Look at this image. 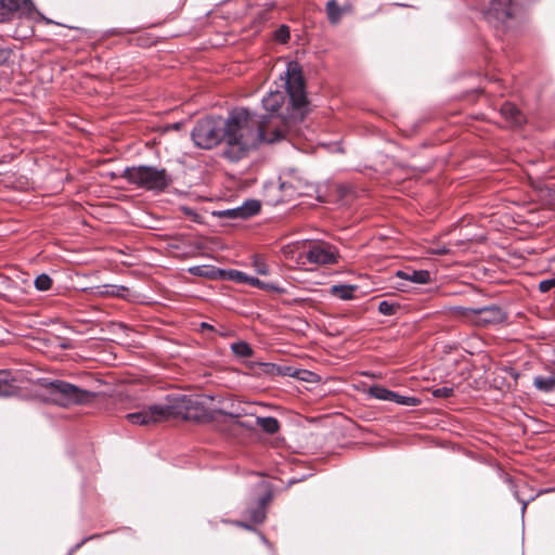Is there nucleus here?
I'll use <instances>...</instances> for the list:
<instances>
[{"label":"nucleus","instance_id":"1","mask_svg":"<svg viewBox=\"0 0 555 555\" xmlns=\"http://www.w3.org/2000/svg\"><path fill=\"white\" fill-rule=\"evenodd\" d=\"M288 129L289 122L278 115L260 117L246 108H235L225 119L222 156L238 162L260 143H274L286 138Z\"/></svg>","mask_w":555,"mask_h":555},{"label":"nucleus","instance_id":"2","mask_svg":"<svg viewBox=\"0 0 555 555\" xmlns=\"http://www.w3.org/2000/svg\"><path fill=\"white\" fill-rule=\"evenodd\" d=\"M203 413V406L197 397L170 396L166 404H154L141 411L126 415L128 422L134 425L150 426L170 418L197 420Z\"/></svg>","mask_w":555,"mask_h":555},{"label":"nucleus","instance_id":"3","mask_svg":"<svg viewBox=\"0 0 555 555\" xmlns=\"http://www.w3.org/2000/svg\"><path fill=\"white\" fill-rule=\"evenodd\" d=\"M449 315L453 319L460 320L466 324L486 327L502 323L506 315L504 311L498 306H487L482 308H466V307H451Z\"/></svg>","mask_w":555,"mask_h":555},{"label":"nucleus","instance_id":"4","mask_svg":"<svg viewBox=\"0 0 555 555\" xmlns=\"http://www.w3.org/2000/svg\"><path fill=\"white\" fill-rule=\"evenodd\" d=\"M122 177L131 184L147 191H164L170 183L166 169L153 166L126 168Z\"/></svg>","mask_w":555,"mask_h":555},{"label":"nucleus","instance_id":"5","mask_svg":"<svg viewBox=\"0 0 555 555\" xmlns=\"http://www.w3.org/2000/svg\"><path fill=\"white\" fill-rule=\"evenodd\" d=\"M47 400L63 408L89 402L94 395L64 380L50 382L44 386Z\"/></svg>","mask_w":555,"mask_h":555},{"label":"nucleus","instance_id":"6","mask_svg":"<svg viewBox=\"0 0 555 555\" xmlns=\"http://www.w3.org/2000/svg\"><path fill=\"white\" fill-rule=\"evenodd\" d=\"M225 120L207 117L196 122L192 130L194 143L202 149H211L220 142L224 143Z\"/></svg>","mask_w":555,"mask_h":555},{"label":"nucleus","instance_id":"7","mask_svg":"<svg viewBox=\"0 0 555 555\" xmlns=\"http://www.w3.org/2000/svg\"><path fill=\"white\" fill-rule=\"evenodd\" d=\"M286 75V88L291 98V103L294 109L298 111V116H296V118L301 120L304 118L301 109L308 104V101L299 65L297 63H289Z\"/></svg>","mask_w":555,"mask_h":555},{"label":"nucleus","instance_id":"8","mask_svg":"<svg viewBox=\"0 0 555 555\" xmlns=\"http://www.w3.org/2000/svg\"><path fill=\"white\" fill-rule=\"evenodd\" d=\"M306 258L309 263L328 266L337 263L339 253L334 245L324 241H315L309 244Z\"/></svg>","mask_w":555,"mask_h":555},{"label":"nucleus","instance_id":"9","mask_svg":"<svg viewBox=\"0 0 555 555\" xmlns=\"http://www.w3.org/2000/svg\"><path fill=\"white\" fill-rule=\"evenodd\" d=\"M514 12L513 0H492L486 12V18L495 28L504 30L513 18Z\"/></svg>","mask_w":555,"mask_h":555},{"label":"nucleus","instance_id":"10","mask_svg":"<svg viewBox=\"0 0 555 555\" xmlns=\"http://www.w3.org/2000/svg\"><path fill=\"white\" fill-rule=\"evenodd\" d=\"M222 413L230 417V425L233 429H242L241 431H253L256 428V422L253 413H248L244 409L222 411Z\"/></svg>","mask_w":555,"mask_h":555},{"label":"nucleus","instance_id":"11","mask_svg":"<svg viewBox=\"0 0 555 555\" xmlns=\"http://www.w3.org/2000/svg\"><path fill=\"white\" fill-rule=\"evenodd\" d=\"M260 203L258 201L251 199L245 202L242 206L233 209H227L223 211H220L218 215L220 217H228V218H241L246 219L254 215H256L260 210Z\"/></svg>","mask_w":555,"mask_h":555},{"label":"nucleus","instance_id":"12","mask_svg":"<svg viewBox=\"0 0 555 555\" xmlns=\"http://www.w3.org/2000/svg\"><path fill=\"white\" fill-rule=\"evenodd\" d=\"M0 5L7 11L0 14V22L7 21L11 13L29 14L34 9L30 0H1Z\"/></svg>","mask_w":555,"mask_h":555},{"label":"nucleus","instance_id":"13","mask_svg":"<svg viewBox=\"0 0 555 555\" xmlns=\"http://www.w3.org/2000/svg\"><path fill=\"white\" fill-rule=\"evenodd\" d=\"M228 276L230 280H232L234 282L245 283V284L258 287L260 289H276L271 284L264 283L257 278L249 276L246 273L237 271V270H230L228 272Z\"/></svg>","mask_w":555,"mask_h":555},{"label":"nucleus","instance_id":"14","mask_svg":"<svg viewBox=\"0 0 555 555\" xmlns=\"http://www.w3.org/2000/svg\"><path fill=\"white\" fill-rule=\"evenodd\" d=\"M501 114L513 127L520 126L526 120L524 114L513 103H504L501 107Z\"/></svg>","mask_w":555,"mask_h":555},{"label":"nucleus","instance_id":"15","mask_svg":"<svg viewBox=\"0 0 555 555\" xmlns=\"http://www.w3.org/2000/svg\"><path fill=\"white\" fill-rule=\"evenodd\" d=\"M270 501V496L259 499L254 507L247 509V517L253 524H260L266 518V506Z\"/></svg>","mask_w":555,"mask_h":555},{"label":"nucleus","instance_id":"16","mask_svg":"<svg viewBox=\"0 0 555 555\" xmlns=\"http://www.w3.org/2000/svg\"><path fill=\"white\" fill-rule=\"evenodd\" d=\"M397 276L417 284H426L430 281V273L427 270L398 271Z\"/></svg>","mask_w":555,"mask_h":555},{"label":"nucleus","instance_id":"17","mask_svg":"<svg viewBox=\"0 0 555 555\" xmlns=\"http://www.w3.org/2000/svg\"><path fill=\"white\" fill-rule=\"evenodd\" d=\"M283 103H284V94L281 91L270 92L262 100L263 107L271 113L279 109Z\"/></svg>","mask_w":555,"mask_h":555},{"label":"nucleus","instance_id":"18","mask_svg":"<svg viewBox=\"0 0 555 555\" xmlns=\"http://www.w3.org/2000/svg\"><path fill=\"white\" fill-rule=\"evenodd\" d=\"M256 427H260L264 433L273 435L280 430V423L275 417H255Z\"/></svg>","mask_w":555,"mask_h":555},{"label":"nucleus","instance_id":"19","mask_svg":"<svg viewBox=\"0 0 555 555\" xmlns=\"http://www.w3.org/2000/svg\"><path fill=\"white\" fill-rule=\"evenodd\" d=\"M533 385L537 389L544 392H550L555 389V375L550 374L546 376H535L533 378Z\"/></svg>","mask_w":555,"mask_h":555},{"label":"nucleus","instance_id":"20","mask_svg":"<svg viewBox=\"0 0 555 555\" xmlns=\"http://www.w3.org/2000/svg\"><path fill=\"white\" fill-rule=\"evenodd\" d=\"M367 393L375 399L384 400V401H391L392 398H396V392L379 386V385H373L367 389Z\"/></svg>","mask_w":555,"mask_h":555},{"label":"nucleus","instance_id":"21","mask_svg":"<svg viewBox=\"0 0 555 555\" xmlns=\"http://www.w3.org/2000/svg\"><path fill=\"white\" fill-rule=\"evenodd\" d=\"M356 286L353 285H334L331 288V294L343 299L349 300L353 297Z\"/></svg>","mask_w":555,"mask_h":555},{"label":"nucleus","instance_id":"22","mask_svg":"<svg viewBox=\"0 0 555 555\" xmlns=\"http://www.w3.org/2000/svg\"><path fill=\"white\" fill-rule=\"evenodd\" d=\"M326 13L331 23L336 24L343 15V10L335 0H330L326 3Z\"/></svg>","mask_w":555,"mask_h":555},{"label":"nucleus","instance_id":"23","mask_svg":"<svg viewBox=\"0 0 555 555\" xmlns=\"http://www.w3.org/2000/svg\"><path fill=\"white\" fill-rule=\"evenodd\" d=\"M232 351L237 356L242 358L250 357L253 353L251 348L249 345L245 341H237L231 345Z\"/></svg>","mask_w":555,"mask_h":555},{"label":"nucleus","instance_id":"24","mask_svg":"<svg viewBox=\"0 0 555 555\" xmlns=\"http://www.w3.org/2000/svg\"><path fill=\"white\" fill-rule=\"evenodd\" d=\"M9 373L0 371V396H11L13 393V387L9 384Z\"/></svg>","mask_w":555,"mask_h":555},{"label":"nucleus","instance_id":"25","mask_svg":"<svg viewBox=\"0 0 555 555\" xmlns=\"http://www.w3.org/2000/svg\"><path fill=\"white\" fill-rule=\"evenodd\" d=\"M35 286L38 291H48L52 286V279L48 274H40L35 280Z\"/></svg>","mask_w":555,"mask_h":555},{"label":"nucleus","instance_id":"26","mask_svg":"<svg viewBox=\"0 0 555 555\" xmlns=\"http://www.w3.org/2000/svg\"><path fill=\"white\" fill-rule=\"evenodd\" d=\"M399 309V305L387 300L380 301L378 311L384 315H392Z\"/></svg>","mask_w":555,"mask_h":555},{"label":"nucleus","instance_id":"27","mask_svg":"<svg viewBox=\"0 0 555 555\" xmlns=\"http://www.w3.org/2000/svg\"><path fill=\"white\" fill-rule=\"evenodd\" d=\"M391 402H396L401 405L415 406L420 403V399L415 397L401 396L396 392V398H392Z\"/></svg>","mask_w":555,"mask_h":555},{"label":"nucleus","instance_id":"28","mask_svg":"<svg viewBox=\"0 0 555 555\" xmlns=\"http://www.w3.org/2000/svg\"><path fill=\"white\" fill-rule=\"evenodd\" d=\"M253 267L255 268L256 272L261 275L269 274V268L267 263L264 262L263 258L260 256H254L253 257Z\"/></svg>","mask_w":555,"mask_h":555},{"label":"nucleus","instance_id":"29","mask_svg":"<svg viewBox=\"0 0 555 555\" xmlns=\"http://www.w3.org/2000/svg\"><path fill=\"white\" fill-rule=\"evenodd\" d=\"M453 392H454V389L452 387H447V386L435 388L431 391L433 396L436 398H449V397L453 396Z\"/></svg>","mask_w":555,"mask_h":555},{"label":"nucleus","instance_id":"30","mask_svg":"<svg viewBox=\"0 0 555 555\" xmlns=\"http://www.w3.org/2000/svg\"><path fill=\"white\" fill-rule=\"evenodd\" d=\"M275 39L282 43H285L289 39V28L286 25H282L275 31Z\"/></svg>","mask_w":555,"mask_h":555},{"label":"nucleus","instance_id":"31","mask_svg":"<svg viewBox=\"0 0 555 555\" xmlns=\"http://www.w3.org/2000/svg\"><path fill=\"white\" fill-rule=\"evenodd\" d=\"M190 273L197 276H210L212 271L205 266H196L189 269Z\"/></svg>","mask_w":555,"mask_h":555},{"label":"nucleus","instance_id":"32","mask_svg":"<svg viewBox=\"0 0 555 555\" xmlns=\"http://www.w3.org/2000/svg\"><path fill=\"white\" fill-rule=\"evenodd\" d=\"M554 287H555V284H554L553 279L543 280L539 284V289L542 293H547L548 291H551Z\"/></svg>","mask_w":555,"mask_h":555},{"label":"nucleus","instance_id":"33","mask_svg":"<svg viewBox=\"0 0 555 555\" xmlns=\"http://www.w3.org/2000/svg\"><path fill=\"white\" fill-rule=\"evenodd\" d=\"M10 56V51L0 49V65L4 64Z\"/></svg>","mask_w":555,"mask_h":555},{"label":"nucleus","instance_id":"34","mask_svg":"<svg viewBox=\"0 0 555 555\" xmlns=\"http://www.w3.org/2000/svg\"><path fill=\"white\" fill-rule=\"evenodd\" d=\"M105 294H109V295H113V296H119L120 295V288L113 287V289L111 292L107 291Z\"/></svg>","mask_w":555,"mask_h":555},{"label":"nucleus","instance_id":"35","mask_svg":"<svg viewBox=\"0 0 555 555\" xmlns=\"http://www.w3.org/2000/svg\"><path fill=\"white\" fill-rule=\"evenodd\" d=\"M237 526L242 527V528H245V529H251V526L248 525L247 522H243V521H238L236 522Z\"/></svg>","mask_w":555,"mask_h":555},{"label":"nucleus","instance_id":"36","mask_svg":"<svg viewBox=\"0 0 555 555\" xmlns=\"http://www.w3.org/2000/svg\"><path fill=\"white\" fill-rule=\"evenodd\" d=\"M449 250L447 248H439L438 250H436V254H439V255H444L447 254Z\"/></svg>","mask_w":555,"mask_h":555},{"label":"nucleus","instance_id":"37","mask_svg":"<svg viewBox=\"0 0 555 555\" xmlns=\"http://www.w3.org/2000/svg\"><path fill=\"white\" fill-rule=\"evenodd\" d=\"M202 326L203 327H209L208 324H206V323H203Z\"/></svg>","mask_w":555,"mask_h":555}]
</instances>
